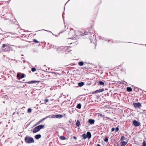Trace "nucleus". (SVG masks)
I'll use <instances>...</instances> for the list:
<instances>
[{
    "label": "nucleus",
    "mask_w": 146,
    "mask_h": 146,
    "mask_svg": "<svg viewBox=\"0 0 146 146\" xmlns=\"http://www.w3.org/2000/svg\"><path fill=\"white\" fill-rule=\"evenodd\" d=\"M104 91V89L103 88H102L101 89H99L98 90H96L93 92H92V94L94 95V94H96L95 96H96V98L97 99H98L100 98V96L98 94V93L102 92Z\"/></svg>",
    "instance_id": "1"
},
{
    "label": "nucleus",
    "mask_w": 146,
    "mask_h": 146,
    "mask_svg": "<svg viewBox=\"0 0 146 146\" xmlns=\"http://www.w3.org/2000/svg\"><path fill=\"white\" fill-rule=\"evenodd\" d=\"M24 140L25 142L27 143H31L35 142L33 138L29 136L25 137L24 139Z\"/></svg>",
    "instance_id": "2"
},
{
    "label": "nucleus",
    "mask_w": 146,
    "mask_h": 146,
    "mask_svg": "<svg viewBox=\"0 0 146 146\" xmlns=\"http://www.w3.org/2000/svg\"><path fill=\"white\" fill-rule=\"evenodd\" d=\"M44 125H40L36 127L33 131V133H35L39 131L44 127Z\"/></svg>",
    "instance_id": "3"
},
{
    "label": "nucleus",
    "mask_w": 146,
    "mask_h": 146,
    "mask_svg": "<svg viewBox=\"0 0 146 146\" xmlns=\"http://www.w3.org/2000/svg\"><path fill=\"white\" fill-rule=\"evenodd\" d=\"M80 35L83 36L84 35H91V31L89 30L88 29L86 31L85 30L81 31L80 32Z\"/></svg>",
    "instance_id": "4"
},
{
    "label": "nucleus",
    "mask_w": 146,
    "mask_h": 146,
    "mask_svg": "<svg viewBox=\"0 0 146 146\" xmlns=\"http://www.w3.org/2000/svg\"><path fill=\"white\" fill-rule=\"evenodd\" d=\"M140 124L139 122L135 120H134L133 121L132 124L135 127L140 126Z\"/></svg>",
    "instance_id": "5"
},
{
    "label": "nucleus",
    "mask_w": 146,
    "mask_h": 146,
    "mask_svg": "<svg viewBox=\"0 0 146 146\" xmlns=\"http://www.w3.org/2000/svg\"><path fill=\"white\" fill-rule=\"evenodd\" d=\"M133 105L135 108H140V107H141V103L138 102L137 103H133Z\"/></svg>",
    "instance_id": "6"
},
{
    "label": "nucleus",
    "mask_w": 146,
    "mask_h": 146,
    "mask_svg": "<svg viewBox=\"0 0 146 146\" xmlns=\"http://www.w3.org/2000/svg\"><path fill=\"white\" fill-rule=\"evenodd\" d=\"M65 48L67 49V47L66 46L64 47H64H60L59 48H58L57 49V50L58 53H60L62 52H63L66 49Z\"/></svg>",
    "instance_id": "7"
},
{
    "label": "nucleus",
    "mask_w": 146,
    "mask_h": 146,
    "mask_svg": "<svg viewBox=\"0 0 146 146\" xmlns=\"http://www.w3.org/2000/svg\"><path fill=\"white\" fill-rule=\"evenodd\" d=\"M39 81H36V80H33L31 81H29L28 82H24L25 83H27L29 84H34L36 83L37 82H38Z\"/></svg>",
    "instance_id": "8"
},
{
    "label": "nucleus",
    "mask_w": 146,
    "mask_h": 146,
    "mask_svg": "<svg viewBox=\"0 0 146 146\" xmlns=\"http://www.w3.org/2000/svg\"><path fill=\"white\" fill-rule=\"evenodd\" d=\"M127 141H122L120 142L121 146H125L127 143Z\"/></svg>",
    "instance_id": "9"
},
{
    "label": "nucleus",
    "mask_w": 146,
    "mask_h": 146,
    "mask_svg": "<svg viewBox=\"0 0 146 146\" xmlns=\"http://www.w3.org/2000/svg\"><path fill=\"white\" fill-rule=\"evenodd\" d=\"M86 136L87 138L88 139H90L91 137V132L89 131H88L86 133Z\"/></svg>",
    "instance_id": "10"
},
{
    "label": "nucleus",
    "mask_w": 146,
    "mask_h": 146,
    "mask_svg": "<svg viewBox=\"0 0 146 146\" xmlns=\"http://www.w3.org/2000/svg\"><path fill=\"white\" fill-rule=\"evenodd\" d=\"M41 135L40 134H37L35 135L34 137L35 139H38L41 137Z\"/></svg>",
    "instance_id": "11"
},
{
    "label": "nucleus",
    "mask_w": 146,
    "mask_h": 146,
    "mask_svg": "<svg viewBox=\"0 0 146 146\" xmlns=\"http://www.w3.org/2000/svg\"><path fill=\"white\" fill-rule=\"evenodd\" d=\"M98 85L100 86H104V82L100 80L98 82Z\"/></svg>",
    "instance_id": "12"
},
{
    "label": "nucleus",
    "mask_w": 146,
    "mask_h": 146,
    "mask_svg": "<svg viewBox=\"0 0 146 146\" xmlns=\"http://www.w3.org/2000/svg\"><path fill=\"white\" fill-rule=\"evenodd\" d=\"M10 47H6L3 50V52H9L10 50Z\"/></svg>",
    "instance_id": "13"
},
{
    "label": "nucleus",
    "mask_w": 146,
    "mask_h": 146,
    "mask_svg": "<svg viewBox=\"0 0 146 146\" xmlns=\"http://www.w3.org/2000/svg\"><path fill=\"white\" fill-rule=\"evenodd\" d=\"M84 84V82H79L78 84V86L79 87H81Z\"/></svg>",
    "instance_id": "14"
},
{
    "label": "nucleus",
    "mask_w": 146,
    "mask_h": 146,
    "mask_svg": "<svg viewBox=\"0 0 146 146\" xmlns=\"http://www.w3.org/2000/svg\"><path fill=\"white\" fill-rule=\"evenodd\" d=\"M63 117V116L61 114H57L56 115V116H55L56 118L60 119L62 118Z\"/></svg>",
    "instance_id": "15"
},
{
    "label": "nucleus",
    "mask_w": 146,
    "mask_h": 146,
    "mask_svg": "<svg viewBox=\"0 0 146 146\" xmlns=\"http://www.w3.org/2000/svg\"><path fill=\"white\" fill-rule=\"evenodd\" d=\"M127 91L129 92H131L132 91V88L131 87H128L126 88Z\"/></svg>",
    "instance_id": "16"
},
{
    "label": "nucleus",
    "mask_w": 146,
    "mask_h": 146,
    "mask_svg": "<svg viewBox=\"0 0 146 146\" xmlns=\"http://www.w3.org/2000/svg\"><path fill=\"white\" fill-rule=\"evenodd\" d=\"M21 73L20 72H19L17 73V76L18 79L19 80L20 79H21V78H20L21 77Z\"/></svg>",
    "instance_id": "17"
},
{
    "label": "nucleus",
    "mask_w": 146,
    "mask_h": 146,
    "mask_svg": "<svg viewBox=\"0 0 146 146\" xmlns=\"http://www.w3.org/2000/svg\"><path fill=\"white\" fill-rule=\"evenodd\" d=\"M99 38L100 40H107V39L106 38H104V37H102V36H99Z\"/></svg>",
    "instance_id": "18"
},
{
    "label": "nucleus",
    "mask_w": 146,
    "mask_h": 146,
    "mask_svg": "<svg viewBox=\"0 0 146 146\" xmlns=\"http://www.w3.org/2000/svg\"><path fill=\"white\" fill-rule=\"evenodd\" d=\"M82 139H85L87 138L86 135L85 133H83L82 135Z\"/></svg>",
    "instance_id": "19"
},
{
    "label": "nucleus",
    "mask_w": 146,
    "mask_h": 146,
    "mask_svg": "<svg viewBox=\"0 0 146 146\" xmlns=\"http://www.w3.org/2000/svg\"><path fill=\"white\" fill-rule=\"evenodd\" d=\"M87 124L88 125H90V124H91V119L90 118L89 119L88 122H87Z\"/></svg>",
    "instance_id": "20"
},
{
    "label": "nucleus",
    "mask_w": 146,
    "mask_h": 146,
    "mask_svg": "<svg viewBox=\"0 0 146 146\" xmlns=\"http://www.w3.org/2000/svg\"><path fill=\"white\" fill-rule=\"evenodd\" d=\"M80 122L79 120H77V121L76 123V126L77 127H79L80 125Z\"/></svg>",
    "instance_id": "21"
},
{
    "label": "nucleus",
    "mask_w": 146,
    "mask_h": 146,
    "mask_svg": "<svg viewBox=\"0 0 146 146\" xmlns=\"http://www.w3.org/2000/svg\"><path fill=\"white\" fill-rule=\"evenodd\" d=\"M81 108V104L80 103L78 104L76 106V108L80 109Z\"/></svg>",
    "instance_id": "22"
},
{
    "label": "nucleus",
    "mask_w": 146,
    "mask_h": 146,
    "mask_svg": "<svg viewBox=\"0 0 146 146\" xmlns=\"http://www.w3.org/2000/svg\"><path fill=\"white\" fill-rule=\"evenodd\" d=\"M60 138L61 140H64L66 139V138L63 136H61L60 137Z\"/></svg>",
    "instance_id": "23"
},
{
    "label": "nucleus",
    "mask_w": 146,
    "mask_h": 146,
    "mask_svg": "<svg viewBox=\"0 0 146 146\" xmlns=\"http://www.w3.org/2000/svg\"><path fill=\"white\" fill-rule=\"evenodd\" d=\"M145 139H144L143 140V142L142 143V146H146V142Z\"/></svg>",
    "instance_id": "24"
},
{
    "label": "nucleus",
    "mask_w": 146,
    "mask_h": 146,
    "mask_svg": "<svg viewBox=\"0 0 146 146\" xmlns=\"http://www.w3.org/2000/svg\"><path fill=\"white\" fill-rule=\"evenodd\" d=\"M84 63L83 61H81L78 63V64L80 66H82L84 65Z\"/></svg>",
    "instance_id": "25"
},
{
    "label": "nucleus",
    "mask_w": 146,
    "mask_h": 146,
    "mask_svg": "<svg viewBox=\"0 0 146 146\" xmlns=\"http://www.w3.org/2000/svg\"><path fill=\"white\" fill-rule=\"evenodd\" d=\"M92 83H94V84H93L94 85H95L96 84V81L95 82V80H93V78H92Z\"/></svg>",
    "instance_id": "26"
},
{
    "label": "nucleus",
    "mask_w": 146,
    "mask_h": 146,
    "mask_svg": "<svg viewBox=\"0 0 146 146\" xmlns=\"http://www.w3.org/2000/svg\"><path fill=\"white\" fill-rule=\"evenodd\" d=\"M125 137L124 136H122L120 138V141H122L123 140H125Z\"/></svg>",
    "instance_id": "27"
},
{
    "label": "nucleus",
    "mask_w": 146,
    "mask_h": 146,
    "mask_svg": "<svg viewBox=\"0 0 146 146\" xmlns=\"http://www.w3.org/2000/svg\"><path fill=\"white\" fill-rule=\"evenodd\" d=\"M21 75H22V76H21V77L20 78L22 79L23 78H24L25 76V74H24L21 73Z\"/></svg>",
    "instance_id": "28"
},
{
    "label": "nucleus",
    "mask_w": 146,
    "mask_h": 146,
    "mask_svg": "<svg viewBox=\"0 0 146 146\" xmlns=\"http://www.w3.org/2000/svg\"><path fill=\"white\" fill-rule=\"evenodd\" d=\"M36 70V69L35 68H31V71L33 72H34Z\"/></svg>",
    "instance_id": "29"
},
{
    "label": "nucleus",
    "mask_w": 146,
    "mask_h": 146,
    "mask_svg": "<svg viewBox=\"0 0 146 146\" xmlns=\"http://www.w3.org/2000/svg\"><path fill=\"white\" fill-rule=\"evenodd\" d=\"M74 32V31L73 29H71V30H70V31L69 33V34L71 35V33H72Z\"/></svg>",
    "instance_id": "30"
},
{
    "label": "nucleus",
    "mask_w": 146,
    "mask_h": 146,
    "mask_svg": "<svg viewBox=\"0 0 146 146\" xmlns=\"http://www.w3.org/2000/svg\"><path fill=\"white\" fill-rule=\"evenodd\" d=\"M32 111V109L31 108H29L28 109L27 112L29 113H31Z\"/></svg>",
    "instance_id": "31"
},
{
    "label": "nucleus",
    "mask_w": 146,
    "mask_h": 146,
    "mask_svg": "<svg viewBox=\"0 0 146 146\" xmlns=\"http://www.w3.org/2000/svg\"><path fill=\"white\" fill-rule=\"evenodd\" d=\"M104 141L107 142L108 141V139L107 138H105L104 139Z\"/></svg>",
    "instance_id": "32"
},
{
    "label": "nucleus",
    "mask_w": 146,
    "mask_h": 146,
    "mask_svg": "<svg viewBox=\"0 0 146 146\" xmlns=\"http://www.w3.org/2000/svg\"><path fill=\"white\" fill-rule=\"evenodd\" d=\"M119 130V127H117L115 129V132H116L118 131Z\"/></svg>",
    "instance_id": "33"
},
{
    "label": "nucleus",
    "mask_w": 146,
    "mask_h": 146,
    "mask_svg": "<svg viewBox=\"0 0 146 146\" xmlns=\"http://www.w3.org/2000/svg\"><path fill=\"white\" fill-rule=\"evenodd\" d=\"M33 42L35 43H38L39 42L36 39H35L33 40Z\"/></svg>",
    "instance_id": "34"
},
{
    "label": "nucleus",
    "mask_w": 146,
    "mask_h": 146,
    "mask_svg": "<svg viewBox=\"0 0 146 146\" xmlns=\"http://www.w3.org/2000/svg\"><path fill=\"white\" fill-rule=\"evenodd\" d=\"M98 115L99 116H100L101 117H103L104 116V115H102V114L100 113H99Z\"/></svg>",
    "instance_id": "35"
},
{
    "label": "nucleus",
    "mask_w": 146,
    "mask_h": 146,
    "mask_svg": "<svg viewBox=\"0 0 146 146\" xmlns=\"http://www.w3.org/2000/svg\"><path fill=\"white\" fill-rule=\"evenodd\" d=\"M51 115V118H54L56 117L55 116H56V115L53 114V115Z\"/></svg>",
    "instance_id": "36"
},
{
    "label": "nucleus",
    "mask_w": 146,
    "mask_h": 146,
    "mask_svg": "<svg viewBox=\"0 0 146 146\" xmlns=\"http://www.w3.org/2000/svg\"><path fill=\"white\" fill-rule=\"evenodd\" d=\"M97 13H96V14H95L94 15V17H93V19H95L96 18V16H97Z\"/></svg>",
    "instance_id": "37"
},
{
    "label": "nucleus",
    "mask_w": 146,
    "mask_h": 146,
    "mask_svg": "<svg viewBox=\"0 0 146 146\" xmlns=\"http://www.w3.org/2000/svg\"><path fill=\"white\" fill-rule=\"evenodd\" d=\"M115 130V128L114 127L112 128L111 129V132L114 131Z\"/></svg>",
    "instance_id": "38"
},
{
    "label": "nucleus",
    "mask_w": 146,
    "mask_h": 146,
    "mask_svg": "<svg viewBox=\"0 0 146 146\" xmlns=\"http://www.w3.org/2000/svg\"><path fill=\"white\" fill-rule=\"evenodd\" d=\"M134 88L135 89H137V91H139V89H140V88H138L137 87H135V86H134Z\"/></svg>",
    "instance_id": "39"
},
{
    "label": "nucleus",
    "mask_w": 146,
    "mask_h": 146,
    "mask_svg": "<svg viewBox=\"0 0 146 146\" xmlns=\"http://www.w3.org/2000/svg\"><path fill=\"white\" fill-rule=\"evenodd\" d=\"M7 46V45L5 44H3L2 46V48H4L6 46Z\"/></svg>",
    "instance_id": "40"
},
{
    "label": "nucleus",
    "mask_w": 146,
    "mask_h": 146,
    "mask_svg": "<svg viewBox=\"0 0 146 146\" xmlns=\"http://www.w3.org/2000/svg\"><path fill=\"white\" fill-rule=\"evenodd\" d=\"M48 100L47 99H45L44 100V102L45 103H46V102H48Z\"/></svg>",
    "instance_id": "41"
},
{
    "label": "nucleus",
    "mask_w": 146,
    "mask_h": 146,
    "mask_svg": "<svg viewBox=\"0 0 146 146\" xmlns=\"http://www.w3.org/2000/svg\"><path fill=\"white\" fill-rule=\"evenodd\" d=\"M42 122V121L41 120V119L39 121H38V122H37V124H40Z\"/></svg>",
    "instance_id": "42"
},
{
    "label": "nucleus",
    "mask_w": 146,
    "mask_h": 146,
    "mask_svg": "<svg viewBox=\"0 0 146 146\" xmlns=\"http://www.w3.org/2000/svg\"><path fill=\"white\" fill-rule=\"evenodd\" d=\"M47 118H46V117H45L44 118H43L41 120L42 121H43L44 120H45Z\"/></svg>",
    "instance_id": "43"
},
{
    "label": "nucleus",
    "mask_w": 146,
    "mask_h": 146,
    "mask_svg": "<svg viewBox=\"0 0 146 146\" xmlns=\"http://www.w3.org/2000/svg\"><path fill=\"white\" fill-rule=\"evenodd\" d=\"M95 122V120L94 119H92V124H94Z\"/></svg>",
    "instance_id": "44"
},
{
    "label": "nucleus",
    "mask_w": 146,
    "mask_h": 146,
    "mask_svg": "<svg viewBox=\"0 0 146 146\" xmlns=\"http://www.w3.org/2000/svg\"><path fill=\"white\" fill-rule=\"evenodd\" d=\"M68 101V100H64V102H62V104H64V103H66V102H67V101Z\"/></svg>",
    "instance_id": "45"
},
{
    "label": "nucleus",
    "mask_w": 146,
    "mask_h": 146,
    "mask_svg": "<svg viewBox=\"0 0 146 146\" xmlns=\"http://www.w3.org/2000/svg\"><path fill=\"white\" fill-rule=\"evenodd\" d=\"M42 30H44V31H46L47 32H48L52 33V32L51 31H48V30H44V29H42Z\"/></svg>",
    "instance_id": "46"
},
{
    "label": "nucleus",
    "mask_w": 146,
    "mask_h": 146,
    "mask_svg": "<svg viewBox=\"0 0 146 146\" xmlns=\"http://www.w3.org/2000/svg\"><path fill=\"white\" fill-rule=\"evenodd\" d=\"M51 115H49L48 116H46V118H51Z\"/></svg>",
    "instance_id": "47"
},
{
    "label": "nucleus",
    "mask_w": 146,
    "mask_h": 146,
    "mask_svg": "<svg viewBox=\"0 0 146 146\" xmlns=\"http://www.w3.org/2000/svg\"><path fill=\"white\" fill-rule=\"evenodd\" d=\"M92 67H93V68H96L97 67L96 66H95V65H93L92 64Z\"/></svg>",
    "instance_id": "48"
},
{
    "label": "nucleus",
    "mask_w": 146,
    "mask_h": 146,
    "mask_svg": "<svg viewBox=\"0 0 146 146\" xmlns=\"http://www.w3.org/2000/svg\"><path fill=\"white\" fill-rule=\"evenodd\" d=\"M64 12H63V14H62V18H63V21H64Z\"/></svg>",
    "instance_id": "49"
},
{
    "label": "nucleus",
    "mask_w": 146,
    "mask_h": 146,
    "mask_svg": "<svg viewBox=\"0 0 146 146\" xmlns=\"http://www.w3.org/2000/svg\"><path fill=\"white\" fill-rule=\"evenodd\" d=\"M121 70L122 71H123L124 72H125V69H124L123 68H122L121 69Z\"/></svg>",
    "instance_id": "50"
},
{
    "label": "nucleus",
    "mask_w": 146,
    "mask_h": 146,
    "mask_svg": "<svg viewBox=\"0 0 146 146\" xmlns=\"http://www.w3.org/2000/svg\"><path fill=\"white\" fill-rule=\"evenodd\" d=\"M106 94L107 95L106 96H107V97H108L109 96V93L108 92H107V94Z\"/></svg>",
    "instance_id": "51"
},
{
    "label": "nucleus",
    "mask_w": 146,
    "mask_h": 146,
    "mask_svg": "<svg viewBox=\"0 0 146 146\" xmlns=\"http://www.w3.org/2000/svg\"><path fill=\"white\" fill-rule=\"evenodd\" d=\"M95 35L94 34L93 35V38H95L96 39V36H95Z\"/></svg>",
    "instance_id": "52"
},
{
    "label": "nucleus",
    "mask_w": 146,
    "mask_h": 146,
    "mask_svg": "<svg viewBox=\"0 0 146 146\" xmlns=\"http://www.w3.org/2000/svg\"><path fill=\"white\" fill-rule=\"evenodd\" d=\"M66 31V30H64L63 31H61V32H60V33H59V34H58V35H59L60 34V33H62L64 31Z\"/></svg>",
    "instance_id": "53"
},
{
    "label": "nucleus",
    "mask_w": 146,
    "mask_h": 146,
    "mask_svg": "<svg viewBox=\"0 0 146 146\" xmlns=\"http://www.w3.org/2000/svg\"><path fill=\"white\" fill-rule=\"evenodd\" d=\"M103 95H104L105 97H107V96H106V95H106V94H104V93H103Z\"/></svg>",
    "instance_id": "54"
},
{
    "label": "nucleus",
    "mask_w": 146,
    "mask_h": 146,
    "mask_svg": "<svg viewBox=\"0 0 146 146\" xmlns=\"http://www.w3.org/2000/svg\"><path fill=\"white\" fill-rule=\"evenodd\" d=\"M141 90V91H143V92H146V91H144V90H142L140 88V89H139V90Z\"/></svg>",
    "instance_id": "55"
},
{
    "label": "nucleus",
    "mask_w": 146,
    "mask_h": 146,
    "mask_svg": "<svg viewBox=\"0 0 146 146\" xmlns=\"http://www.w3.org/2000/svg\"><path fill=\"white\" fill-rule=\"evenodd\" d=\"M73 138L75 140H76L77 139V138L75 136H74L73 137Z\"/></svg>",
    "instance_id": "56"
},
{
    "label": "nucleus",
    "mask_w": 146,
    "mask_h": 146,
    "mask_svg": "<svg viewBox=\"0 0 146 146\" xmlns=\"http://www.w3.org/2000/svg\"><path fill=\"white\" fill-rule=\"evenodd\" d=\"M96 146H101V145L100 144H97Z\"/></svg>",
    "instance_id": "57"
},
{
    "label": "nucleus",
    "mask_w": 146,
    "mask_h": 146,
    "mask_svg": "<svg viewBox=\"0 0 146 146\" xmlns=\"http://www.w3.org/2000/svg\"><path fill=\"white\" fill-rule=\"evenodd\" d=\"M93 70H94V71H92V72H93V71H94V72H95H95H96V71H97V70L96 69H94H94H93Z\"/></svg>",
    "instance_id": "58"
},
{
    "label": "nucleus",
    "mask_w": 146,
    "mask_h": 146,
    "mask_svg": "<svg viewBox=\"0 0 146 146\" xmlns=\"http://www.w3.org/2000/svg\"><path fill=\"white\" fill-rule=\"evenodd\" d=\"M62 95L64 96V98H66V96H65V95H63L62 94Z\"/></svg>",
    "instance_id": "59"
},
{
    "label": "nucleus",
    "mask_w": 146,
    "mask_h": 146,
    "mask_svg": "<svg viewBox=\"0 0 146 146\" xmlns=\"http://www.w3.org/2000/svg\"><path fill=\"white\" fill-rule=\"evenodd\" d=\"M74 38H75V37H74V36H73V37H71L70 38L71 39H74Z\"/></svg>",
    "instance_id": "60"
},
{
    "label": "nucleus",
    "mask_w": 146,
    "mask_h": 146,
    "mask_svg": "<svg viewBox=\"0 0 146 146\" xmlns=\"http://www.w3.org/2000/svg\"><path fill=\"white\" fill-rule=\"evenodd\" d=\"M92 112L93 111L95 110L94 109H92Z\"/></svg>",
    "instance_id": "61"
},
{
    "label": "nucleus",
    "mask_w": 146,
    "mask_h": 146,
    "mask_svg": "<svg viewBox=\"0 0 146 146\" xmlns=\"http://www.w3.org/2000/svg\"><path fill=\"white\" fill-rule=\"evenodd\" d=\"M38 125V124H37V123L34 126H36L37 125Z\"/></svg>",
    "instance_id": "62"
},
{
    "label": "nucleus",
    "mask_w": 146,
    "mask_h": 146,
    "mask_svg": "<svg viewBox=\"0 0 146 146\" xmlns=\"http://www.w3.org/2000/svg\"><path fill=\"white\" fill-rule=\"evenodd\" d=\"M91 82H90V83H89V84H88V85H90L91 84Z\"/></svg>",
    "instance_id": "63"
},
{
    "label": "nucleus",
    "mask_w": 146,
    "mask_h": 146,
    "mask_svg": "<svg viewBox=\"0 0 146 146\" xmlns=\"http://www.w3.org/2000/svg\"><path fill=\"white\" fill-rule=\"evenodd\" d=\"M117 146H119V145H118V143L117 144Z\"/></svg>",
    "instance_id": "64"
}]
</instances>
